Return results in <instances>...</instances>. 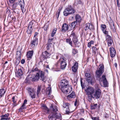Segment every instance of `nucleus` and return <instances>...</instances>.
Listing matches in <instances>:
<instances>
[{
	"mask_svg": "<svg viewBox=\"0 0 120 120\" xmlns=\"http://www.w3.org/2000/svg\"><path fill=\"white\" fill-rule=\"evenodd\" d=\"M75 10L71 5H68L64 9L63 12L64 15L66 16L72 14L75 12Z\"/></svg>",
	"mask_w": 120,
	"mask_h": 120,
	"instance_id": "nucleus-1",
	"label": "nucleus"
},
{
	"mask_svg": "<svg viewBox=\"0 0 120 120\" xmlns=\"http://www.w3.org/2000/svg\"><path fill=\"white\" fill-rule=\"evenodd\" d=\"M100 67L95 72V76L97 78H100L104 71V66L103 64L99 65Z\"/></svg>",
	"mask_w": 120,
	"mask_h": 120,
	"instance_id": "nucleus-2",
	"label": "nucleus"
},
{
	"mask_svg": "<svg viewBox=\"0 0 120 120\" xmlns=\"http://www.w3.org/2000/svg\"><path fill=\"white\" fill-rule=\"evenodd\" d=\"M70 37L72 38V40L76 47H79L80 44L78 42L77 37L75 33L73 31L70 35Z\"/></svg>",
	"mask_w": 120,
	"mask_h": 120,
	"instance_id": "nucleus-3",
	"label": "nucleus"
},
{
	"mask_svg": "<svg viewBox=\"0 0 120 120\" xmlns=\"http://www.w3.org/2000/svg\"><path fill=\"white\" fill-rule=\"evenodd\" d=\"M51 54L50 53L48 52L47 51L42 52L40 58L41 61L42 62L47 58L50 57Z\"/></svg>",
	"mask_w": 120,
	"mask_h": 120,
	"instance_id": "nucleus-4",
	"label": "nucleus"
},
{
	"mask_svg": "<svg viewBox=\"0 0 120 120\" xmlns=\"http://www.w3.org/2000/svg\"><path fill=\"white\" fill-rule=\"evenodd\" d=\"M68 81L66 79H64L61 81L60 82L61 90H63L64 89L66 88L67 87L70 86L68 85Z\"/></svg>",
	"mask_w": 120,
	"mask_h": 120,
	"instance_id": "nucleus-5",
	"label": "nucleus"
},
{
	"mask_svg": "<svg viewBox=\"0 0 120 120\" xmlns=\"http://www.w3.org/2000/svg\"><path fill=\"white\" fill-rule=\"evenodd\" d=\"M99 81L100 83L101 82H103V83L105 86L106 87L108 85V83L107 81L106 76L105 75H102L101 77L98 78Z\"/></svg>",
	"mask_w": 120,
	"mask_h": 120,
	"instance_id": "nucleus-6",
	"label": "nucleus"
},
{
	"mask_svg": "<svg viewBox=\"0 0 120 120\" xmlns=\"http://www.w3.org/2000/svg\"><path fill=\"white\" fill-rule=\"evenodd\" d=\"M21 50L17 52L16 54L17 57L15 63V64L16 65H18L20 62L21 57Z\"/></svg>",
	"mask_w": 120,
	"mask_h": 120,
	"instance_id": "nucleus-7",
	"label": "nucleus"
},
{
	"mask_svg": "<svg viewBox=\"0 0 120 120\" xmlns=\"http://www.w3.org/2000/svg\"><path fill=\"white\" fill-rule=\"evenodd\" d=\"M85 92L86 94L93 95L94 93V89L93 87H88L85 90Z\"/></svg>",
	"mask_w": 120,
	"mask_h": 120,
	"instance_id": "nucleus-8",
	"label": "nucleus"
},
{
	"mask_svg": "<svg viewBox=\"0 0 120 120\" xmlns=\"http://www.w3.org/2000/svg\"><path fill=\"white\" fill-rule=\"evenodd\" d=\"M84 29L85 31L88 30V29L90 30H93L94 29V28L93 25L91 24L90 23H87L84 25Z\"/></svg>",
	"mask_w": 120,
	"mask_h": 120,
	"instance_id": "nucleus-9",
	"label": "nucleus"
},
{
	"mask_svg": "<svg viewBox=\"0 0 120 120\" xmlns=\"http://www.w3.org/2000/svg\"><path fill=\"white\" fill-rule=\"evenodd\" d=\"M101 93V91L100 89L96 90L95 92L94 93V98L96 99H99L100 97Z\"/></svg>",
	"mask_w": 120,
	"mask_h": 120,
	"instance_id": "nucleus-10",
	"label": "nucleus"
},
{
	"mask_svg": "<svg viewBox=\"0 0 120 120\" xmlns=\"http://www.w3.org/2000/svg\"><path fill=\"white\" fill-rule=\"evenodd\" d=\"M20 68H19L17 72L15 73L17 77L20 78L21 76L22 75L23 72L22 69L23 68L19 66Z\"/></svg>",
	"mask_w": 120,
	"mask_h": 120,
	"instance_id": "nucleus-11",
	"label": "nucleus"
},
{
	"mask_svg": "<svg viewBox=\"0 0 120 120\" xmlns=\"http://www.w3.org/2000/svg\"><path fill=\"white\" fill-rule=\"evenodd\" d=\"M39 74L40 80L44 82H46L47 80V78L46 76H44V72L42 71H39Z\"/></svg>",
	"mask_w": 120,
	"mask_h": 120,
	"instance_id": "nucleus-12",
	"label": "nucleus"
},
{
	"mask_svg": "<svg viewBox=\"0 0 120 120\" xmlns=\"http://www.w3.org/2000/svg\"><path fill=\"white\" fill-rule=\"evenodd\" d=\"M59 61L61 62L60 67L61 69H64L65 68L67 63L65 62V60L63 58L60 59Z\"/></svg>",
	"mask_w": 120,
	"mask_h": 120,
	"instance_id": "nucleus-13",
	"label": "nucleus"
},
{
	"mask_svg": "<svg viewBox=\"0 0 120 120\" xmlns=\"http://www.w3.org/2000/svg\"><path fill=\"white\" fill-rule=\"evenodd\" d=\"M38 44V39L35 38L30 42V45L32 48H34L35 46Z\"/></svg>",
	"mask_w": 120,
	"mask_h": 120,
	"instance_id": "nucleus-14",
	"label": "nucleus"
},
{
	"mask_svg": "<svg viewBox=\"0 0 120 120\" xmlns=\"http://www.w3.org/2000/svg\"><path fill=\"white\" fill-rule=\"evenodd\" d=\"M67 87H68L67 89V88L64 89L63 90H61L63 93L68 94L70 93L72 91V88L71 86H69Z\"/></svg>",
	"mask_w": 120,
	"mask_h": 120,
	"instance_id": "nucleus-15",
	"label": "nucleus"
},
{
	"mask_svg": "<svg viewBox=\"0 0 120 120\" xmlns=\"http://www.w3.org/2000/svg\"><path fill=\"white\" fill-rule=\"evenodd\" d=\"M110 51L111 57L112 58L114 57L116 54L115 49L113 47H110Z\"/></svg>",
	"mask_w": 120,
	"mask_h": 120,
	"instance_id": "nucleus-16",
	"label": "nucleus"
},
{
	"mask_svg": "<svg viewBox=\"0 0 120 120\" xmlns=\"http://www.w3.org/2000/svg\"><path fill=\"white\" fill-rule=\"evenodd\" d=\"M68 25L66 23H64L62 26L61 31L63 32H65L68 30Z\"/></svg>",
	"mask_w": 120,
	"mask_h": 120,
	"instance_id": "nucleus-17",
	"label": "nucleus"
},
{
	"mask_svg": "<svg viewBox=\"0 0 120 120\" xmlns=\"http://www.w3.org/2000/svg\"><path fill=\"white\" fill-rule=\"evenodd\" d=\"M19 4L20 5L21 10L22 12L23 13H24L26 11V9L24 8V1H20L19 3Z\"/></svg>",
	"mask_w": 120,
	"mask_h": 120,
	"instance_id": "nucleus-18",
	"label": "nucleus"
},
{
	"mask_svg": "<svg viewBox=\"0 0 120 120\" xmlns=\"http://www.w3.org/2000/svg\"><path fill=\"white\" fill-rule=\"evenodd\" d=\"M101 30L103 33L105 34H107L108 33V31L106 30V26L104 24H101Z\"/></svg>",
	"mask_w": 120,
	"mask_h": 120,
	"instance_id": "nucleus-19",
	"label": "nucleus"
},
{
	"mask_svg": "<svg viewBox=\"0 0 120 120\" xmlns=\"http://www.w3.org/2000/svg\"><path fill=\"white\" fill-rule=\"evenodd\" d=\"M86 81L88 82L89 84H90L92 85L94 82L95 81L94 78L93 77H91L88 78H86Z\"/></svg>",
	"mask_w": 120,
	"mask_h": 120,
	"instance_id": "nucleus-20",
	"label": "nucleus"
},
{
	"mask_svg": "<svg viewBox=\"0 0 120 120\" xmlns=\"http://www.w3.org/2000/svg\"><path fill=\"white\" fill-rule=\"evenodd\" d=\"M9 116V114L8 113H7L4 115H3L0 116V117L1 118V119L0 120H8L9 119V118H8V117Z\"/></svg>",
	"mask_w": 120,
	"mask_h": 120,
	"instance_id": "nucleus-21",
	"label": "nucleus"
},
{
	"mask_svg": "<svg viewBox=\"0 0 120 120\" xmlns=\"http://www.w3.org/2000/svg\"><path fill=\"white\" fill-rule=\"evenodd\" d=\"M75 19L76 22L80 23L81 21L82 18L79 14H77L75 16Z\"/></svg>",
	"mask_w": 120,
	"mask_h": 120,
	"instance_id": "nucleus-22",
	"label": "nucleus"
},
{
	"mask_svg": "<svg viewBox=\"0 0 120 120\" xmlns=\"http://www.w3.org/2000/svg\"><path fill=\"white\" fill-rule=\"evenodd\" d=\"M49 120H56V117L55 114L52 113L49 115L48 116Z\"/></svg>",
	"mask_w": 120,
	"mask_h": 120,
	"instance_id": "nucleus-23",
	"label": "nucleus"
},
{
	"mask_svg": "<svg viewBox=\"0 0 120 120\" xmlns=\"http://www.w3.org/2000/svg\"><path fill=\"white\" fill-rule=\"evenodd\" d=\"M39 78V72L36 74V76L34 78L32 79V81H37L38 80Z\"/></svg>",
	"mask_w": 120,
	"mask_h": 120,
	"instance_id": "nucleus-24",
	"label": "nucleus"
},
{
	"mask_svg": "<svg viewBox=\"0 0 120 120\" xmlns=\"http://www.w3.org/2000/svg\"><path fill=\"white\" fill-rule=\"evenodd\" d=\"M27 100L25 99L24 100L22 106H21V107L19 108V110H22L25 108H26L25 107V105L26 104H27Z\"/></svg>",
	"mask_w": 120,
	"mask_h": 120,
	"instance_id": "nucleus-25",
	"label": "nucleus"
},
{
	"mask_svg": "<svg viewBox=\"0 0 120 120\" xmlns=\"http://www.w3.org/2000/svg\"><path fill=\"white\" fill-rule=\"evenodd\" d=\"M33 52H34L33 50L29 51L27 53V57L28 58H31L33 56Z\"/></svg>",
	"mask_w": 120,
	"mask_h": 120,
	"instance_id": "nucleus-26",
	"label": "nucleus"
},
{
	"mask_svg": "<svg viewBox=\"0 0 120 120\" xmlns=\"http://www.w3.org/2000/svg\"><path fill=\"white\" fill-rule=\"evenodd\" d=\"M34 23H35L34 21L32 20L29 23L28 27L30 28H32V27H34Z\"/></svg>",
	"mask_w": 120,
	"mask_h": 120,
	"instance_id": "nucleus-27",
	"label": "nucleus"
},
{
	"mask_svg": "<svg viewBox=\"0 0 120 120\" xmlns=\"http://www.w3.org/2000/svg\"><path fill=\"white\" fill-rule=\"evenodd\" d=\"M6 91L3 88L0 89V98H2L5 94Z\"/></svg>",
	"mask_w": 120,
	"mask_h": 120,
	"instance_id": "nucleus-28",
	"label": "nucleus"
},
{
	"mask_svg": "<svg viewBox=\"0 0 120 120\" xmlns=\"http://www.w3.org/2000/svg\"><path fill=\"white\" fill-rule=\"evenodd\" d=\"M50 109L51 110L54 112H55L57 111L56 106H53L52 105L50 106Z\"/></svg>",
	"mask_w": 120,
	"mask_h": 120,
	"instance_id": "nucleus-29",
	"label": "nucleus"
},
{
	"mask_svg": "<svg viewBox=\"0 0 120 120\" xmlns=\"http://www.w3.org/2000/svg\"><path fill=\"white\" fill-rule=\"evenodd\" d=\"M32 81V78L30 77L29 75H28L25 80V82L26 83H29Z\"/></svg>",
	"mask_w": 120,
	"mask_h": 120,
	"instance_id": "nucleus-30",
	"label": "nucleus"
},
{
	"mask_svg": "<svg viewBox=\"0 0 120 120\" xmlns=\"http://www.w3.org/2000/svg\"><path fill=\"white\" fill-rule=\"evenodd\" d=\"M51 89V88L49 87H48L47 88L46 94H47L48 96L49 97L50 96V93L52 92Z\"/></svg>",
	"mask_w": 120,
	"mask_h": 120,
	"instance_id": "nucleus-31",
	"label": "nucleus"
},
{
	"mask_svg": "<svg viewBox=\"0 0 120 120\" xmlns=\"http://www.w3.org/2000/svg\"><path fill=\"white\" fill-rule=\"evenodd\" d=\"M77 23L76 22L74 21L71 23L69 25V26L72 29H74Z\"/></svg>",
	"mask_w": 120,
	"mask_h": 120,
	"instance_id": "nucleus-32",
	"label": "nucleus"
},
{
	"mask_svg": "<svg viewBox=\"0 0 120 120\" xmlns=\"http://www.w3.org/2000/svg\"><path fill=\"white\" fill-rule=\"evenodd\" d=\"M107 42L108 45L109 46H111L112 44L113 43V40L112 39L108 40L106 41Z\"/></svg>",
	"mask_w": 120,
	"mask_h": 120,
	"instance_id": "nucleus-33",
	"label": "nucleus"
},
{
	"mask_svg": "<svg viewBox=\"0 0 120 120\" xmlns=\"http://www.w3.org/2000/svg\"><path fill=\"white\" fill-rule=\"evenodd\" d=\"M110 28L112 31L113 33H115L116 32V30L115 28L114 24L112 23V24L110 25Z\"/></svg>",
	"mask_w": 120,
	"mask_h": 120,
	"instance_id": "nucleus-34",
	"label": "nucleus"
},
{
	"mask_svg": "<svg viewBox=\"0 0 120 120\" xmlns=\"http://www.w3.org/2000/svg\"><path fill=\"white\" fill-rule=\"evenodd\" d=\"M97 107L98 108V109H99L100 107L99 105L98 106V105L97 104H96L94 105H92L91 106V109H96Z\"/></svg>",
	"mask_w": 120,
	"mask_h": 120,
	"instance_id": "nucleus-35",
	"label": "nucleus"
},
{
	"mask_svg": "<svg viewBox=\"0 0 120 120\" xmlns=\"http://www.w3.org/2000/svg\"><path fill=\"white\" fill-rule=\"evenodd\" d=\"M75 94L74 91H72V93L68 96V97L71 98H75Z\"/></svg>",
	"mask_w": 120,
	"mask_h": 120,
	"instance_id": "nucleus-36",
	"label": "nucleus"
},
{
	"mask_svg": "<svg viewBox=\"0 0 120 120\" xmlns=\"http://www.w3.org/2000/svg\"><path fill=\"white\" fill-rule=\"evenodd\" d=\"M28 93L30 94L34 91L33 88L32 87H28L27 88Z\"/></svg>",
	"mask_w": 120,
	"mask_h": 120,
	"instance_id": "nucleus-37",
	"label": "nucleus"
},
{
	"mask_svg": "<svg viewBox=\"0 0 120 120\" xmlns=\"http://www.w3.org/2000/svg\"><path fill=\"white\" fill-rule=\"evenodd\" d=\"M33 30V28H28V27L27 29L26 32L29 35H30V36L31 35V34L32 33V31Z\"/></svg>",
	"mask_w": 120,
	"mask_h": 120,
	"instance_id": "nucleus-38",
	"label": "nucleus"
},
{
	"mask_svg": "<svg viewBox=\"0 0 120 120\" xmlns=\"http://www.w3.org/2000/svg\"><path fill=\"white\" fill-rule=\"evenodd\" d=\"M66 41L67 43L69 44L71 46H72V44L70 38H68L66 39Z\"/></svg>",
	"mask_w": 120,
	"mask_h": 120,
	"instance_id": "nucleus-39",
	"label": "nucleus"
},
{
	"mask_svg": "<svg viewBox=\"0 0 120 120\" xmlns=\"http://www.w3.org/2000/svg\"><path fill=\"white\" fill-rule=\"evenodd\" d=\"M48 43L51 44H52L54 45V44L55 43V42L54 41L53 39L49 38L48 39Z\"/></svg>",
	"mask_w": 120,
	"mask_h": 120,
	"instance_id": "nucleus-40",
	"label": "nucleus"
},
{
	"mask_svg": "<svg viewBox=\"0 0 120 120\" xmlns=\"http://www.w3.org/2000/svg\"><path fill=\"white\" fill-rule=\"evenodd\" d=\"M87 95V98L88 99V100L90 101L92 100V98H94L93 96L92 95L88 94H86Z\"/></svg>",
	"mask_w": 120,
	"mask_h": 120,
	"instance_id": "nucleus-41",
	"label": "nucleus"
},
{
	"mask_svg": "<svg viewBox=\"0 0 120 120\" xmlns=\"http://www.w3.org/2000/svg\"><path fill=\"white\" fill-rule=\"evenodd\" d=\"M92 49L93 53H94V54H96L97 51V49L94 46H93L92 48Z\"/></svg>",
	"mask_w": 120,
	"mask_h": 120,
	"instance_id": "nucleus-42",
	"label": "nucleus"
},
{
	"mask_svg": "<svg viewBox=\"0 0 120 120\" xmlns=\"http://www.w3.org/2000/svg\"><path fill=\"white\" fill-rule=\"evenodd\" d=\"M70 104L68 103H65L63 104V107L64 108H66L67 109L69 108V106Z\"/></svg>",
	"mask_w": 120,
	"mask_h": 120,
	"instance_id": "nucleus-43",
	"label": "nucleus"
},
{
	"mask_svg": "<svg viewBox=\"0 0 120 120\" xmlns=\"http://www.w3.org/2000/svg\"><path fill=\"white\" fill-rule=\"evenodd\" d=\"M57 29L55 28L53 30L51 34V36L53 37L54 36L55 34H56Z\"/></svg>",
	"mask_w": 120,
	"mask_h": 120,
	"instance_id": "nucleus-44",
	"label": "nucleus"
},
{
	"mask_svg": "<svg viewBox=\"0 0 120 120\" xmlns=\"http://www.w3.org/2000/svg\"><path fill=\"white\" fill-rule=\"evenodd\" d=\"M55 115L56 117V119H59L61 118V114L60 113H56L55 114Z\"/></svg>",
	"mask_w": 120,
	"mask_h": 120,
	"instance_id": "nucleus-45",
	"label": "nucleus"
},
{
	"mask_svg": "<svg viewBox=\"0 0 120 120\" xmlns=\"http://www.w3.org/2000/svg\"><path fill=\"white\" fill-rule=\"evenodd\" d=\"M53 45L52 44H51L49 43L47 44V46H46V48L48 50L50 49V48L52 47V46H53Z\"/></svg>",
	"mask_w": 120,
	"mask_h": 120,
	"instance_id": "nucleus-46",
	"label": "nucleus"
},
{
	"mask_svg": "<svg viewBox=\"0 0 120 120\" xmlns=\"http://www.w3.org/2000/svg\"><path fill=\"white\" fill-rule=\"evenodd\" d=\"M29 94L30 95L32 98H35L36 96L35 95L34 91L32 93H31Z\"/></svg>",
	"mask_w": 120,
	"mask_h": 120,
	"instance_id": "nucleus-47",
	"label": "nucleus"
},
{
	"mask_svg": "<svg viewBox=\"0 0 120 120\" xmlns=\"http://www.w3.org/2000/svg\"><path fill=\"white\" fill-rule=\"evenodd\" d=\"M72 52L73 54L75 55L78 53V51L77 49H72Z\"/></svg>",
	"mask_w": 120,
	"mask_h": 120,
	"instance_id": "nucleus-48",
	"label": "nucleus"
},
{
	"mask_svg": "<svg viewBox=\"0 0 120 120\" xmlns=\"http://www.w3.org/2000/svg\"><path fill=\"white\" fill-rule=\"evenodd\" d=\"M17 7V3H14L12 6V9L13 10H15Z\"/></svg>",
	"mask_w": 120,
	"mask_h": 120,
	"instance_id": "nucleus-49",
	"label": "nucleus"
},
{
	"mask_svg": "<svg viewBox=\"0 0 120 120\" xmlns=\"http://www.w3.org/2000/svg\"><path fill=\"white\" fill-rule=\"evenodd\" d=\"M41 90V86L39 85L38 86V87L37 94V95H38L39 93Z\"/></svg>",
	"mask_w": 120,
	"mask_h": 120,
	"instance_id": "nucleus-50",
	"label": "nucleus"
},
{
	"mask_svg": "<svg viewBox=\"0 0 120 120\" xmlns=\"http://www.w3.org/2000/svg\"><path fill=\"white\" fill-rule=\"evenodd\" d=\"M108 34H106L107 35L106 37V41H107V40H109H109H110V39H112L111 38V37Z\"/></svg>",
	"mask_w": 120,
	"mask_h": 120,
	"instance_id": "nucleus-51",
	"label": "nucleus"
},
{
	"mask_svg": "<svg viewBox=\"0 0 120 120\" xmlns=\"http://www.w3.org/2000/svg\"><path fill=\"white\" fill-rule=\"evenodd\" d=\"M81 2L80 0H75V3L77 4H81Z\"/></svg>",
	"mask_w": 120,
	"mask_h": 120,
	"instance_id": "nucleus-52",
	"label": "nucleus"
},
{
	"mask_svg": "<svg viewBox=\"0 0 120 120\" xmlns=\"http://www.w3.org/2000/svg\"><path fill=\"white\" fill-rule=\"evenodd\" d=\"M72 67V71L74 72H76L77 71V69H78V68L76 67Z\"/></svg>",
	"mask_w": 120,
	"mask_h": 120,
	"instance_id": "nucleus-53",
	"label": "nucleus"
},
{
	"mask_svg": "<svg viewBox=\"0 0 120 120\" xmlns=\"http://www.w3.org/2000/svg\"><path fill=\"white\" fill-rule=\"evenodd\" d=\"M67 110L66 111L65 113L69 114V113H71L72 112L70 111L69 109V108H67Z\"/></svg>",
	"mask_w": 120,
	"mask_h": 120,
	"instance_id": "nucleus-54",
	"label": "nucleus"
},
{
	"mask_svg": "<svg viewBox=\"0 0 120 120\" xmlns=\"http://www.w3.org/2000/svg\"><path fill=\"white\" fill-rule=\"evenodd\" d=\"M85 75L86 78H88L91 77V75L89 73H86L85 74Z\"/></svg>",
	"mask_w": 120,
	"mask_h": 120,
	"instance_id": "nucleus-55",
	"label": "nucleus"
},
{
	"mask_svg": "<svg viewBox=\"0 0 120 120\" xmlns=\"http://www.w3.org/2000/svg\"><path fill=\"white\" fill-rule=\"evenodd\" d=\"M48 26V24L46 23L45 24V26H44V30L46 31L47 30V29Z\"/></svg>",
	"mask_w": 120,
	"mask_h": 120,
	"instance_id": "nucleus-56",
	"label": "nucleus"
},
{
	"mask_svg": "<svg viewBox=\"0 0 120 120\" xmlns=\"http://www.w3.org/2000/svg\"><path fill=\"white\" fill-rule=\"evenodd\" d=\"M60 12V10H58L57 12V13L56 14V17L58 18L59 17Z\"/></svg>",
	"mask_w": 120,
	"mask_h": 120,
	"instance_id": "nucleus-57",
	"label": "nucleus"
},
{
	"mask_svg": "<svg viewBox=\"0 0 120 120\" xmlns=\"http://www.w3.org/2000/svg\"><path fill=\"white\" fill-rule=\"evenodd\" d=\"M78 63L77 62H75L73 66V67H76L77 68H78Z\"/></svg>",
	"mask_w": 120,
	"mask_h": 120,
	"instance_id": "nucleus-58",
	"label": "nucleus"
},
{
	"mask_svg": "<svg viewBox=\"0 0 120 120\" xmlns=\"http://www.w3.org/2000/svg\"><path fill=\"white\" fill-rule=\"evenodd\" d=\"M43 107L44 108V109L46 111H47L48 112L49 111V109L45 105H44L43 106Z\"/></svg>",
	"mask_w": 120,
	"mask_h": 120,
	"instance_id": "nucleus-59",
	"label": "nucleus"
},
{
	"mask_svg": "<svg viewBox=\"0 0 120 120\" xmlns=\"http://www.w3.org/2000/svg\"><path fill=\"white\" fill-rule=\"evenodd\" d=\"M15 97L14 96H13L12 98V100L13 102L14 103H16V101L15 100Z\"/></svg>",
	"mask_w": 120,
	"mask_h": 120,
	"instance_id": "nucleus-60",
	"label": "nucleus"
},
{
	"mask_svg": "<svg viewBox=\"0 0 120 120\" xmlns=\"http://www.w3.org/2000/svg\"><path fill=\"white\" fill-rule=\"evenodd\" d=\"M38 34V33L37 32H36L35 33V34L34 36V39H35V38H37V36Z\"/></svg>",
	"mask_w": 120,
	"mask_h": 120,
	"instance_id": "nucleus-61",
	"label": "nucleus"
},
{
	"mask_svg": "<svg viewBox=\"0 0 120 120\" xmlns=\"http://www.w3.org/2000/svg\"><path fill=\"white\" fill-rule=\"evenodd\" d=\"M98 86H99V85L98 84H96L95 85V88H96V90L97 89H99L98 88Z\"/></svg>",
	"mask_w": 120,
	"mask_h": 120,
	"instance_id": "nucleus-62",
	"label": "nucleus"
},
{
	"mask_svg": "<svg viewBox=\"0 0 120 120\" xmlns=\"http://www.w3.org/2000/svg\"><path fill=\"white\" fill-rule=\"evenodd\" d=\"M21 63L22 64H23L25 63V60L23 59L21 61Z\"/></svg>",
	"mask_w": 120,
	"mask_h": 120,
	"instance_id": "nucleus-63",
	"label": "nucleus"
},
{
	"mask_svg": "<svg viewBox=\"0 0 120 120\" xmlns=\"http://www.w3.org/2000/svg\"><path fill=\"white\" fill-rule=\"evenodd\" d=\"M119 0H116V1L117 2V4L118 7H120V4L119 3Z\"/></svg>",
	"mask_w": 120,
	"mask_h": 120,
	"instance_id": "nucleus-64",
	"label": "nucleus"
}]
</instances>
